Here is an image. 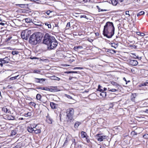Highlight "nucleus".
<instances>
[{
	"label": "nucleus",
	"instance_id": "f257e3e1",
	"mask_svg": "<svg viewBox=\"0 0 148 148\" xmlns=\"http://www.w3.org/2000/svg\"><path fill=\"white\" fill-rule=\"evenodd\" d=\"M115 28L112 22H107L104 27L103 34L104 36L108 38H111L114 33Z\"/></svg>",
	"mask_w": 148,
	"mask_h": 148
},
{
	"label": "nucleus",
	"instance_id": "f03ea898",
	"mask_svg": "<svg viewBox=\"0 0 148 148\" xmlns=\"http://www.w3.org/2000/svg\"><path fill=\"white\" fill-rule=\"evenodd\" d=\"M43 38L41 33H35L31 35L29 39V42L33 45H36L40 42Z\"/></svg>",
	"mask_w": 148,
	"mask_h": 148
},
{
	"label": "nucleus",
	"instance_id": "7ed1b4c3",
	"mask_svg": "<svg viewBox=\"0 0 148 148\" xmlns=\"http://www.w3.org/2000/svg\"><path fill=\"white\" fill-rule=\"evenodd\" d=\"M54 38V37L50 35L48 33H47L44 36L43 40V43L47 46Z\"/></svg>",
	"mask_w": 148,
	"mask_h": 148
},
{
	"label": "nucleus",
	"instance_id": "20e7f679",
	"mask_svg": "<svg viewBox=\"0 0 148 148\" xmlns=\"http://www.w3.org/2000/svg\"><path fill=\"white\" fill-rule=\"evenodd\" d=\"M58 44V42L54 37L47 45L48 48L50 50L54 49L57 46Z\"/></svg>",
	"mask_w": 148,
	"mask_h": 148
},
{
	"label": "nucleus",
	"instance_id": "39448f33",
	"mask_svg": "<svg viewBox=\"0 0 148 148\" xmlns=\"http://www.w3.org/2000/svg\"><path fill=\"white\" fill-rule=\"evenodd\" d=\"M31 34V32L27 29L25 30L22 31L21 36V38L25 40H27L29 38V35Z\"/></svg>",
	"mask_w": 148,
	"mask_h": 148
},
{
	"label": "nucleus",
	"instance_id": "423d86ee",
	"mask_svg": "<svg viewBox=\"0 0 148 148\" xmlns=\"http://www.w3.org/2000/svg\"><path fill=\"white\" fill-rule=\"evenodd\" d=\"M97 140L99 141H102L103 139L106 138L107 136H106L103 135L101 134L97 135Z\"/></svg>",
	"mask_w": 148,
	"mask_h": 148
},
{
	"label": "nucleus",
	"instance_id": "0eeeda50",
	"mask_svg": "<svg viewBox=\"0 0 148 148\" xmlns=\"http://www.w3.org/2000/svg\"><path fill=\"white\" fill-rule=\"evenodd\" d=\"M74 110L73 108H69L67 111V116H73Z\"/></svg>",
	"mask_w": 148,
	"mask_h": 148
},
{
	"label": "nucleus",
	"instance_id": "6e6552de",
	"mask_svg": "<svg viewBox=\"0 0 148 148\" xmlns=\"http://www.w3.org/2000/svg\"><path fill=\"white\" fill-rule=\"evenodd\" d=\"M129 64L132 66H136L138 64V62L137 60H130L128 61Z\"/></svg>",
	"mask_w": 148,
	"mask_h": 148
},
{
	"label": "nucleus",
	"instance_id": "1a4fd4ad",
	"mask_svg": "<svg viewBox=\"0 0 148 148\" xmlns=\"http://www.w3.org/2000/svg\"><path fill=\"white\" fill-rule=\"evenodd\" d=\"M67 122L69 124L72 123L74 121L73 116H67Z\"/></svg>",
	"mask_w": 148,
	"mask_h": 148
},
{
	"label": "nucleus",
	"instance_id": "9d476101",
	"mask_svg": "<svg viewBox=\"0 0 148 148\" xmlns=\"http://www.w3.org/2000/svg\"><path fill=\"white\" fill-rule=\"evenodd\" d=\"M136 96V94L135 93H132L131 95V100L134 103H136L135 100V98Z\"/></svg>",
	"mask_w": 148,
	"mask_h": 148
},
{
	"label": "nucleus",
	"instance_id": "9b49d317",
	"mask_svg": "<svg viewBox=\"0 0 148 148\" xmlns=\"http://www.w3.org/2000/svg\"><path fill=\"white\" fill-rule=\"evenodd\" d=\"M35 80V82L36 83H42L43 82H44L45 81V79H39L36 78H34Z\"/></svg>",
	"mask_w": 148,
	"mask_h": 148
},
{
	"label": "nucleus",
	"instance_id": "f8f14e48",
	"mask_svg": "<svg viewBox=\"0 0 148 148\" xmlns=\"http://www.w3.org/2000/svg\"><path fill=\"white\" fill-rule=\"evenodd\" d=\"M32 22L34 24L40 26L41 25V22L38 20H36V19L32 21Z\"/></svg>",
	"mask_w": 148,
	"mask_h": 148
},
{
	"label": "nucleus",
	"instance_id": "ddd939ff",
	"mask_svg": "<svg viewBox=\"0 0 148 148\" xmlns=\"http://www.w3.org/2000/svg\"><path fill=\"white\" fill-rule=\"evenodd\" d=\"M46 121L48 123L51 124L52 123L53 120L49 116H47Z\"/></svg>",
	"mask_w": 148,
	"mask_h": 148
},
{
	"label": "nucleus",
	"instance_id": "4468645a",
	"mask_svg": "<svg viewBox=\"0 0 148 148\" xmlns=\"http://www.w3.org/2000/svg\"><path fill=\"white\" fill-rule=\"evenodd\" d=\"M50 105L51 108L53 109L56 108L58 106V105L53 102H51Z\"/></svg>",
	"mask_w": 148,
	"mask_h": 148
},
{
	"label": "nucleus",
	"instance_id": "2eb2a0df",
	"mask_svg": "<svg viewBox=\"0 0 148 148\" xmlns=\"http://www.w3.org/2000/svg\"><path fill=\"white\" fill-rule=\"evenodd\" d=\"M111 82L112 85L115 86V87L118 89L119 88L121 87L120 85L116 82Z\"/></svg>",
	"mask_w": 148,
	"mask_h": 148
},
{
	"label": "nucleus",
	"instance_id": "dca6fc26",
	"mask_svg": "<svg viewBox=\"0 0 148 148\" xmlns=\"http://www.w3.org/2000/svg\"><path fill=\"white\" fill-rule=\"evenodd\" d=\"M47 98L45 96H42V98L41 99V100L40 101L42 102V103H45L47 101Z\"/></svg>",
	"mask_w": 148,
	"mask_h": 148
},
{
	"label": "nucleus",
	"instance_id": "f3484780",
	"mask_svg": "<svg viewBox=\"0 0 148 148\" xmlns=\"http://www.w3.org/2000/svg\"><path fill=\"white\" fill-rule=\"evenodd\" d=\"M27 130L29 132L34 133V128L31 126L28 127H27Z\"/></svg>",
	"mask_w": 148,
	"mask_h": 148
},
{
	"label": "nucleus",
	"instance_id": "a211bd4d",
	"mask_svg": "<svg viewBox=\"0 0 148 148\" xmlns=\"http://www.w3.org/2000/svg\"><path fill=\"white\" fill-rule=\"evenodd\" d=\"M111 2L112 4L114 5H116L118 3L117 0H111L109 3H110Z\"/></svg>",
	"mask_w": 148,
	"mask_h": 148
},
{
	"label": "nucleus",
	"instance_id": "6ab92c4d",
	"mask_svg": "<svg viewBox=\"0 0 148 148\" xmlns=\"http://www.w3.org/2000/svg\"><path fill=\"white\" fill-rule=\"evenodd\" d=\"M81 137L83 138H86L87 136V134L86 132L82 131L81 133Z\"/></svg>",
	"mask_w": 148,
	"mask_h": 148
},
{
	"label": "nucleus",
	"instance_id": "aec40b11",
	"mask_svg": "<svg viewBox=\"0 0 148 148\" xmlns=\"http://www.w3.org/2000/svg\"><path fill=\"white\" fill-rule=\"evenodd\" d=\"M42 96L40 94H37L36 95V99L37 100H38L39 101L41 100V99L42 98Z\"/></svg>",
	"mask_w": 148,
	"mask_h": 148
},
{
	"label": "nucleus",
	"instance_id": "412c9836",
	"mask_svg": "<svg viewBox=\"0 0 148 148\" xmlns=\"http://www.w3.org/2000/svg\"><path fill=\"white\" fill-rule=\"evenodd\" d=\"M81 123L78 122L77 121L75 122L74 124V127L75 128H77L78 126L81 124Z\"/></svg>",
	"mask_w": 148,
	"mask_h": 148
},
{
	"label": "nucleus",
	"instance_id": "4be33fe9",
	"mask_svg": "<svg viewBox=\"0 0 148 148\" xmlns=\"http://www.w3.org/2000/svg\"><path fill=\"white\" fill-rule=\"evenodd\" d=\"M51 79H52L54 80H59L60 79L55 76H53L51 77Z\"/></svg>",
	"mask_w": 148,
	"mask_h": 148
},
{
	"label": "nucleus",
	"instance_id": "5701e85b",
	"mask_svg": "<svg viewBox=\"0 0 148 148\" xmlns=\"http://www.w3.org/2000/svg\"><path fill=\"white\" fill-rule=\"evenodd\" d=\"M25 20L26 22L27 23H29L30 22H32V19H31L29 18H27L25 19Z\"/></svg>",
	"mask_w": 148,
	"mask_h": 148
},
{
	"label": "nucleus",
	"instance_id": "b1692460",
	"mask_svg": "<svg viewBox=\"0 0 148 148\" xmlns=\"http://www.w3.org/2000/svg\"><path fill=\"white\" fill-rule=\"evenodd\" d=\"M106 92L103 91L100 93V95L103 97H105L106 96Z\"/></svg>",
	"mask_w": 148,
	"mask_h": 148
},
{
	"label": "nucleus",
	"instance_id": "393cba45",
	"mask_svg": "<svg viewBox=\"0 0 148 148\" xmlns=\"http://www.w3.org/2000/svg\"><path fill=\"white\" fill-rule=\"evenodd\" d=\"M41 132V130L40 129H38L35 130H34V133L35 134H38L40 133Z\"/></svg>",
	"mask_w": 148,
	"mask_h": 148
},
{
	"label": "nucleus",
	"instance_id": "a878e982",
	"mask_svg": "<svg viewBox=\"0 0 148 148\" xmlns=\"http://www.w3.org/2000/svg\"><path fill=\"white\" fill-rule=\"evenodd\" d=\"M2 110L3 111L6 113H9V112L8 111L9 110L7 108L5 107L3 108H2Z\"/></svg>",
	"mask_w": 148,
	"mask_h": 148
},
{
	"label": "nucleus",
	"instance_id": "bb28decb",
	"mask_svg": "<svg viewBox=\"0 0 148 148\" xmlns=\"http://www.w3.org/2000/svg\"><path fill=\"white\" fill-rule=\"evenodd\" d=\"M33 73H35L39 74L40 73V71L38 69L34 70L33 71Z\"/></svg>",
	"mask_w": 148,
	"mask_h": 148
},
{
	"label": "nucleus",
	"instance_id": "cd10ccee",
	"mask_svg": "<svg viewBox=\"0 0 148 148\" xmlns=\"http://www.w3.org/2000/svg\"><path fill=\"white\" fill-rule=\"evenodd\" d=\"M70 22L68 23L66 25L65 28L66 29H68L70 28Z\"/></svg>",
	"mask_w": 148,
	"mask_h": 148
},
{
	"label": "nucleus",
	"instance_id": "c85d7f7f",
	"mask_svg": "<svg viewBox=\"0 0 148 148\" xmlns=\"http://www.w3.org/2000/svg\"><path fill=\"white\" fill-rule=\"evenodd\" d=\"M8 119L9 120H14V116L10 115L8 116Z\"/></svg>",
	"mask_w": 148,
	"mask_h": 148
},
{
	"label": "nucleus",
	"instance_id": "c756f323",
	"mask_svg": "<svg viewBox=\"0 0 148 148\" xmlns=\"http://www.w3.org/2000/svg\"><path fill=\"white\" fill-rule=\"evenodd\" d=\"M145 13V12L143 11H141L139 13L137 14V16L138 17L140 16L143 15Z\"/></svg>",
	"mask_w": 148,
	"mask_h": 148
},
{
	"label": "nucleus",
	"instance_id": "7c9ffc66",
	"mask_svg": "<svg viewBox=\"0 0 148 148\" xmlns=\"http://www.w3.org/2000/svg\"><path fill=\"white\" fill-rule=\"evenodd\" d=\"M19 53L18 51H14L12 52V53L13 55H17Z\"/></svg>",
	"mask_w": 148,
	"mask_h": 148
},
{
	"label": "nucleus",
	"instance_id": "2f4dec72",
	"mask_svg": "<svg viewBox=\"0 0 148 148\" xmlns=\"http://www.w3.org/2000/svg\"><path fill=\"white\" fill-rule=\"evenodd\" d=\"M18 76V75L14 77H11L10 78V80H13L16 79H17V77Z\"/></svg>",
	"mask_w": 148,
	"mask_h": 148
},
{
	"label": "nucleus",
	"instance_id": "473e14b6",
	"mask_svg": "<svg viewBox=\"0 0 148 148\" xmlns=\"http://www.w3.org/2000/svg\"><path fill=\"white\" fill-rule=\"evenodd\" d=\"M16 134V132L15 130H12L11 132V134L12 136L15 135Z\"/></svg>",
	"mask_w": 148,
	"mask_h": 148
},
{
	"label": "nucleus",
	"instance_id": "72a5a7b5",
	"mask_svg": "<svg viewBox=\"0 0 148 148\" xmlns=\"http://www.w3.org/2000/svg\"><path fill=\"white\" fill-rule=\"evenodd\" d=\"M83 48V47L82 46H78L77 47H74V49L75 50H76V49H82Z\"/></svg>",
	"mask_w": 148,
	"mask_h": 148
},
{
	"label": "nucleus",
	"instance_id": "f704fd0d",
	"mask_svg": "<svg viewBox=\"0 0 148 148\" xmlns=\"http://www.w3.org/2000/svg\"><path fill=\"white\" fill-rule=\"evenodd\" d=\"M16 5L18 6L21 8H24L25 4H17Z\"/></svg>",
	"mask_w": 148,
	"mask_h": 148
},
{
	"label": "nucleus",
	"instance_id": "c9c22d12",
	"mask_svg": "<svg viewBox=\"0 0 148 148\" xmlns=\"http://www.w3.org/2000/svg\"><path fill=\"white\" fill-rule=\"evenodd\" d=\"M21 144L19 143L17 145L15 146L14 147L15 148H21Z\"/></svg>",
	"mask_w": 148,
	"mask_h": 148
},
{
	"label": "nucleus",
	"instance_id": "e433bc0d",
	"mask_svg": "<svg viewBox=\"0 0 148 148\" xmlns=\"http://www.w3.org/2000/svg\"><path fill=\"white\" fill-rule=\"evenodd\" d=\"M68 142V139L66 138L64 141L63 146H65L67 145V143Z\"/></svg>",
	"mask_w": 148,
	"mask_h": 148
},
{
	"label": "nucleus",
	"instance_id": "4c0bfd02",
	"mask_svg": "<svg viewBox=\"0 0 148 148\" xmlns=\"http://www.w3.org/2000/svg\"><path fill=\"white\" fill-rule=\"evenodd\" d=\"M109 88H108V91H111L112 92H115L117 90H118L115 89H111L109 90Z\"/></svg>",
	"mask_w": 148,
	"mask_h": 148
},
{
	"label": "nucleus",
	"instance_id": "58836bf2",
	"mask_svg": "<svg viewBox=\"0 0 148 148\" xmlns=\"http://www.w3.org/2000/svg\"><path fill=\"white\" fill-rule=\"evenodd\" d=\"M25 115H27L26 116H30L32 115V113L30 112H29L25 114Z\"/></svg>",
	"mask_w": 148,
	"mask_h": 148
},
{
	"label": "nucleus",
	"instance_id": "ea45409f",
	"mask_svg": "<svg viewBox=\"0 0 148 148\" xmlns=\"http://www.w3.org/2000/svg\"><path fill=\"white\" fill-rule=\"evenodd\" d=\"M90 0H82L81 2L82 3H85L90 1Z\"/></svg>",
	"mask_w": 148,
	"mask_h": 148
},
{
	"label": "nucleus",
	"instance_id": "a19ab883",
	"mask_svg": "<svg viewBox=\"0 0 148 148\" xmlns=\"http://www.w3.org/2000/svg\"><path fill=\"white\" fill-rule=\"evenodd\" d=\"M45 24L46 25H47L48 27V28H51V26L50 24H49L48 23H45Z\"/></svg>",
	"mask_w": 148,
	"mask_h": 148
},
{
	"label": "nucleus",
	"instance_id": "79ce46f5",
	"mask_svg": "<svg viewBox=\"0 0 148 148\" xmlns=\"http://www.w3.org/2000/svg\"><path fill=\"white\" fill-rule=\"evenodd\" d=\"M66 97L69 99H72V97L70 95H68L66 94L65 95Z\"/></svg>",
	"mask_w": 148,
	"mask_h": 148
},
{
	"label": "nucleus",
	"instance_id": "37998d69",
	"mask_svg": "<svg viewBox=\"0 0 148 148\" xmlns=\"http://www.w3.org/2000/svg\"><path fill=\"white\" fill-rule=\"evenodd\" d=\"M143 137L144 138L148 139V134H146L143 136Z\"/></svg>",
	"mask_w": 148,
	"mask_h": 148
},
{
	"label": "nucleus",
	"instance_id": "c03bdc74",
	"mask_svg": "<svg viewBox=\"0 0 148 148\" xmlns=\"http://www.w3.org/2000/svg\"><path fill=\"white\" fill-rule=\"evenodd\" d=\"M29 104L30 105H31L33 106H35L36 105V104L34 102H31L29 103Z\"/></svg>",
	"mask_w": 148,
	"mask_h": 148
},
{
	"label": "nucleus",
	"instance_id": "a18cd8bd",
	"mask_svg": "<svg viewBox=\"0 0 148 148\" xmlns=\"http://www.w3.org/2000/svg\"><path fill=\"white\" fill-rule=\"evenodd\" d=\"M2 63L3 64L8 63V61H7L6 60H5L4 59L3 60L2 62Z\"/></svg>",
	"mask_w": 148,
	"mask_h": 148
},
{
	"label": "nucleus",
	"instance_id": "49530a36",
	"mask_svg": "<svg viewBox=\"0 0 148 148\" xmlns=\"http://www.w3.org/2000/svg\"><path fill=\"white\" fill-rule=\"evenodd\" d=\"M129 11H127L125 12V14L128 15V17H129L130 16V15L129 14Z\"/></svg>",
	"mask_w": 148,
	"mask_h": 148
},
{
	"label": "nucleus",
	"instance_id": "de8ad7c7",
	"mask_svg": "<svg viewBox=\"0 0 148 148\" xmlns=\"http://www.w3.org/2000/svg\"><path fill=\"white\" fill-rule=\"evenodd\" d=\"M83 68L82 67H75L74 68V69H83Z\"/></svg>",
	"mask_w": 148,
	"mask_h": 148
},
{
	"label": "nucleus",
	"instance_id": "09e8293b",
	"mask_svg": "<svg viewBox=\"0 0 148 148\" xmlns=\"http://www.w3.org/2000/svg\"><path fill=\"white\" fill-rule=\"evenodd\" d=\"M113 51L114 53H116V51L115 50H112V49H108V50L107 51V52H111L110 51Z\"/></svg>",
	"mask_w": 148,
	"mask_h": 148
},
{
	"label": "nucleus",
	"instance_id": "8fccbe9b",
	"mask_svg": "<svg viewBox=\"0 0 148 148\" xmlns=\"http://www.w3.org/2000/svg\"><path fill=\"white\" fill-rule=\"evenodd\" d=\"M86 141L88 143H89L90 140L89 138H88V136H87L86 138Z\"/></svg>",
	"mask_w": 148,
	"mask_h": 148
},
{
	"label": "nucleus",
	"instance_id": "3c124183",
	"mask_svg": "<svg viewBox=\"0 0 148 148\" xmlns=\"http://www.w3.org/2000/svg\"><path fill=\"white\" fill-rule=\"evenodd\" d=\"M3 59H4L5 60H6L8 62V63L9 62V59L7 57H5V58H3Z\"/></svg>",
	"mask_w": 148,
	"mask_h": 148
},
{
	"label": "nucleus",
	"instance_id": "603ef678",
	"mask_svg": "<svg viewBox=\"0 0 148 148\" xmlns=\"http://www.w3.org/2000/svg\"><path fill=\"white\" fill-rule=\"evenodd\" d=\"M37 89H41L42 90H45V87H41L38 88Z\"/></svg>",
	"mask_w": 148,
	"mask_h": 148
},
{
	"label": "nucleus",
	"instance_id": "864d4df0",
	"mask_svg": "<svg viewBox=\"0 0 148 148\" xmlns=\"http://www.w3.org/2000/svg\"><path fill=\"white\" fill-rule=\"evenodd\" d=\"M51 12L50 10H48L46 12V13L48 15H49L51 12Z\"/></svg>",
	"mask_w": 148,
	"mask_h": 148
},
{
	"label": "nucleus",
	"instance_id": "5fc2aeb1",
	"mask_svg": "<svg viewBox=\"0 0 148 148\" xmlns=\"http://www.w3.org/2000/svg\"><path fill=\"white\" fill-rule=\"evenodd\" d=\"M53 91L57 92L59 91L60 90L57 88H55L53 89Z\"/></svg>",
	"mask_w": 148,
	"mask_h": 148
},
{
	"label": "nucleus",
	"instance_id": "6e6d98bb",
	"mask_svg": "<svg viewBox=\"0 0 148 148\" xmlns=\"http://www.w3.org/2000/svg\"><path fill=\"white\" fill-rule=\"evenodd\" d=\"M147 81H148V80H146V82L145 83H143L144 86H147V84H148V82H147Z\"/></svg>",
	"mask_w": 148,
	"mask_h": 148
},
{
	"label": "nucleus",
	"instance_id": "4d7b16f0",
	"mask_svg": "<svg viewBox=\"0 0 148 148\" xmlns=\"http://www.w3.org/2000/svg\"><path fill=\"white\" fill-rule=\"evenodd\" d=\"M97 8L98 9L99 12L101 11V9L98 6H97Z\"/></svg>",
	"mask_w": 148,
	"mask_h": 148
},
{
	"label": "nucleus",
	"instance_id": "13d9d810",
	"mask_svg": "<svg viewBox=\"0 0 148 148\" xmlns=\"http://www.w3.org/2000/svg\"><path fill=\"white\" fill-rule=\"evenodd\" d=\"M115 43H113L112 44V46L114 47V48H116V47L115 46Z\"/></svg>",
	"mask_w": 148,
	"mask_h": 148
},
{
	"label": "nucleus",
	"instance_id": "bf43d9fd",
	"mask_svg": "<svg viewBox=\"0 0 148 148\" xmlns=\"http://www.w3.org/2000/svg\"><path fill=\"white\" fill-rule=\"evenodd\" d=\"M123 0H117L118 3H119L123 1Z\"/></svg>",
	"mask_w": 148,
	"mask_h": 148
},
{
	"label": "nucleus",
	"instance_id": "052dcab7",
	"mask_svg": "<svg viewBox=\"0 0 148 148\" xmlns=\"http://www.w3.org/2000/svg\"><path fill=\"white\" fill-rule=\"evenodd\" d=\"M141 33L140 32H136V34L139 36H140Z\"/></svg>",
	"mask_w": 148,
	"mask_h": 148
},
{
	"label": "nucleus",
	"instance_id": "680f3d73",
	"mask_svg": "<svg viewBox=\"0 0 148 148\" xmlns=\"http://www.w3.org/2000/svg\"><path fill=\"white\" fill-rule=\"evenodd\" d=\"M49 91H50L51 92H53V88H49Z\"/></svg>",
	"mask_w": 148,
	"mask_h": 148
},
{
	"label": "nucleus",
	"instance_id": "e2e57ef3",
	"mask_svg": "<svg viewBox=\"0 0 148 148\" xmlns=\"http://www.w3.org/2000/svg\"><path fill=\"white\" fill-rule=\"evenodd\" d=\"M139 86L140 87H141L143 86H144V84H143V83H141V84H140L139 85Z\"/></svg>",
	"mask_w": 148,
	"mask_h": 148
},
{
	"label": "nucleus",
	"instance_id": "0e129e2a",
	"mask_svg": "<svg viewBox=\"0 0 148 148\" xmlns=\"http://www.w3.org/2000/svg\"><path fill=\"white\" fill-rule=\"evenodd\" d=\"M37 125H36L35 127H33L34 128V130H35L38 129V128H37Z\"/></svg>",
	"mask_w": 148,
	"mask_h": 148
},
{
	"label": "nucleus",
	"instance_id": "69168bd1",
	"mask_svg": "<svg viewBox=\"0 0 148 148\" xmlns=\"http://www.w3.org/2000/svg\"><path fill=\"white\" fill-rule=\"evenodd\" d=\"M145 35V34L143 33H141L140 36H144Z\"/></svg>",
	"mask_w": 148,
	"mask_h": 148
},
{
	"label": "nucleus",
	"instance_id": "338daca9",
	"mask_svg": "<svg viewBox=\"0 0 148 148\" xmlns=\"http://www.w3.org/2000/svg\"><path fill=\"white\" fill-rule=\"evenodd\" d=\"M49 88H48L47 87H45V90H47V91H48L49 90Z\"/></svg>",
	"mask_w": 148,
	"mask_h": 148
},
{
	"label": "nucleus",
	"instance_id": "774afa93",
	"mask_svg": "<svg viewBox=\"0 0 148 148\" xmlns=\"http://www.w3.org/2000/svg\"><path fill=\"white\" fill-rule=\"evenodd\" d=\"M144 112H145L148 113V109H146L145 111H144Z\"/></svg>",
	"mask_w": 148,
	"mask_h": 148
}]
</instances>
